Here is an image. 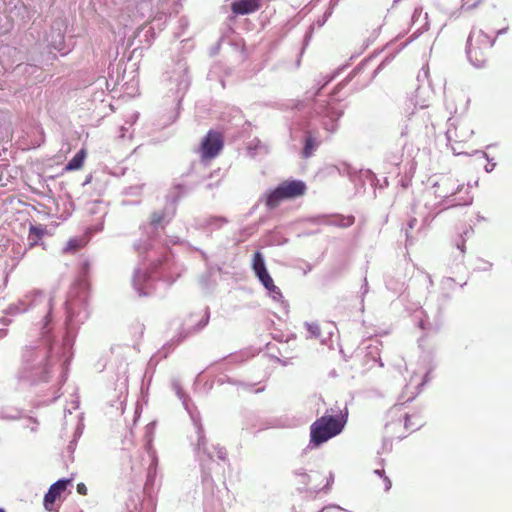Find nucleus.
I'll use <instances>...</instances> for the list:
<instances>
[{"label":"nucleus","mask_w":512,"mask_h":512,"mask_svg":"<svg viewBox=\"0 0 512 512\" xmlns=\"http://www.w3.org/2000/svg\"><path fill=\"white\" fill-rule=\"evenodd\" d=\"M373 474L375 476H378L379 479L381 480V483H380V488L383 490V491H388L391 486H392V483L390 481V479L385 475V471L383 469H376L374 470Z\"/></svg>","instance_id":"nucleus-14"},{"label":"nucleus","mask_w":512,"mask_h":512,"mask_svg":"<svg viewBox=\"0 0 512 512\" xmlns=\"http://www.w3.org/2000/svg\"><path fill=\"white\" fill-rule=\"evenodd\" d=\"M332 480L331 473L326 471H310V473L297 474V482L304 484L308 490L315 492L329 488Z\"/></svg>","instance_id":"nucleus-6"},{"label":"nucleus","mask_w":512,"mask_h":512,"mask_svg":"<svg viewBox=\"0 0 512 512\" xmlns=\"http://www.w3.org/2000/svg\"><path fill=\"white\" fill-rule=\"evenodd\" d=\"M348 418V409L345 406L343 410H339L338 414H329V410L316 419L310 426V443L315 447L322 445L328 440L339 435Z\"/></svg>","instance_id":"nucleus-1"},{"label":"nucleus","mask_w":512,"mask_h":512,"mask_svg":"<svg viewBox=\"0 0 512 512\" xmlns=\"http://www.w3.org/2000/svg\"><path fill=\"white\" fill-rule=\"evenodd\" d=\"M306 190V184L301 180L283 181L275 189L267 192L264 195L265 206L269 210L275 209L284 200L303 196Z\"/></svg>","instance_id":"nucleus-3"},{"label":"nucleus","mask_w":512,"mask_h":512,"mask_svg":"<svg viewBox=\"0 0 512 512\" xmlns=\"http://www.w3.org/2000/svg\"><path fill=\"white\" fill-rule=\"evenodd\" d=\"M474 131L467 121H456L447 130L450 142L458 145L468 144L473 139Z\"/></svg>","instance_id":"nucleus-7"},{"label":"nucleus","mask_w":512,"mask_h":512,"mask_svg":"<svg viewBox=\"0 0 512 512\" xmlns=\"http://www.w3.org/2000/svg\"><path fill=\"white\" fill-rule=\"evenodd\" d=\"M261 6L262 0H234L231 10L235 15H246L256 12Z\"/></svg>","instance_id":"nucleus-9"},{"label":"nucleus","mask_w":512,"mask_h":512,"mask_svg":"<svg viewBox=\"0 0 512 512\" xmlns=\"http://www.w3.org/2000/svg\"><path fill=\"white\" fill-rule=\"evenodd\" d=\"M29 232L30 247H33L43 237L45 229L42 226H31Z\"/></svg>","instance_id":"nucleus-13"},{"label":"nucleus","mask_w":512,"mask_h":512,"mask_svg":"<svg viewBox=\"0 0 512 512\" xmlns=\"http://www.w3.org/2000/svg\"><path fill=\"white\" fill-rule=\"evenodd\" d=\"M495 38L486 34L483 30H473L470 33L467 44V56L475 67H483L487 64Z\"/></svg>","instance_id":"nucleus-2"},{"label":"nucleus","mask_w":512,"mask_h":512,"mask_svg":"<svg viewBox=\"0 0 512 512\" xmlns=\"http://www.w3.org/2000/svg\"><path fill=\"white\" fill-rule=\"evenodd\" d=\"M223 147V134L216 130H209L200 143L198 153L202 161H210L220 154Z\"/></svg>","instance_id":"nucleus-4"},{"label":"nucleus","mask_w":512,"mask_h":512,"mask_svg":"<svg viewBox=\"0 0 512 512\" xmlns=\"http://www.w3.org/2000/svg\"><path fill=\"white\" fill-rule=\"evenodd\" d=\"M252 268L257 274L266 269L264 258L260 252H256L253 256Z\"/></svg>","instance_id":"nucleus-15"},{"label":"nucleus","mask_w":512,"mask_h":512,"mask_svg":"<svg viewBox=\"0 0 512 512\" xmlns=\"http://www.w3.org/2000/svg\"><path fill=\"white\" fill-rule=\"evenodd\" d=\"M314 146H315L314 139L312 137H308L305 141V146L303 149V155L305 158H308L311 156Z\"/></svg>","instance_id":"nucleus-17"},{"label":"nucleus","mask_w":512,"mask_h":512,"mask_svg":"<svg viewBox=\"0 0 512 512\" xmlns=\"http://www.w3.org/2000/svg\"><path fill=\"white\" fill-rule=\"evenodd\" d=\"M255 275L258 277L259 281L268 291H270L271 293L280 294L279 288L274 284V281L270 274L268 273L267 269L258 272Z\"/></svg>","instance_id":"nucleus-12"},{"label":"nucleus","mask_w":512,"mask_h":512,"mask_svg":"<svg viewBox=\"0 0 512 512\" xmlns=\"http://www.w3.org/2000/svg\"><path fill=\"white\" fill-rule=\"evenodd\" d=\"M81 248V243L77 239H71L68 241L66 247L64 248L65 252H74Z\"/></svg>","instance_id":"nucleus-18"},{"label":"nucleus","mask_w":512,"mask_h":512,"mask_svg":"<svg viewBox=\"0 0 512 512\" xmlns=\"http://www.w3.org/2000/svg\"><path fill=\"white\" fill-rule=\"evenodd\" d=\"M460 188V185L456 184L452 177H442L435 184V191L439 197L448 198L454 195Z\"/></svg>","instance_id":"nucleus-10"},{"label":"nucleus","mask_w":512,"mask_h":512,"mask_svg":"<svg viewBox=\"0 0 512 512\" xmlns=\"http://www.w3.org/2000/svg\"><path fill=\"white\" fill-rule=\"evenodd\" d=\"M166 219L165 211H155L150 216V224L154 227L162 224Z\"/></svg>","instance_id":"nucleus-16"},{"label":"nucleus","mask_w":512,"mask_h":512,"mask_svg":"<svg viewBox=\"0 0 512 512\" xmlns=\"http://www.w3.org/2000/svg\"><path fill=\"white\" fill-rule=\"evenodd\" d=\"M71 483V479H60L53 483L48 492L44 496V507L47 511H56L55 502L60 498L61 494L67 489Z\"/></svg>","instance_id":"nucleus-8"},{"label":"nucleus","mask_w":512,"mask_h":512,"mask_svg":"<svg viewBox=\"0 0 512 512\" xmlns=\"http://www.w3.org/2000/svg\"><path fill=\"white\" fill-rule=\"evenodd\" d=\"M87 156V152L85 148H82L80 151H78L74 157L67 163L65 166L66 171H74L79 170L83 167L85 158Z\"/></svg>","instance_id":"nucleus-11"},{"label":"nucleus","mask_w":512,"mask_h":512,"mask_svg":"<svg viewBox=\"0 0 512 512\" xmlns=\"http://www.w3.org/2000/svg\"><path fill=\"white\" fill-rule=\"evenodd\" d=\"M353 223H354V217H352V216L348 217L346 225L349 226V225H352Z\"/></svg>","instance_id":"nucleus-20"},{"label":"nucleus","mask_w":512,"mask_h":512,"mask_svg":"<svg viewBox=\"0 0 512 512\" xmlns=\"http://www.w3.org/2000/svg\"><path fill=\"white\" fill-rule=\"evenodd\" d=\"M87 487L84 483H78L77 484V492L80 494V495H87Z\"/></svg>","instance_id":"nucleus-19"},{"label":"nucleus","mask_w":512,"mask_h":512,"mask_svg":"<svg viewBox=\"0 0 512 512\" xmlns=\"http://www.w3.org/2000/svg\"><path fill=\"white\" fill-rule=\"evenodd\" d=\"M0 512H5L4 509L0 508Z\"/></svg>","instance_id":"nucleus-21"},{"label":"nucleus","mask_w":512,"mask_h":512,"mask_svg":"<svg viewBox=\"0 0 512 512\" xmlns=\"http://www.w3.org/2000/svg\"><path fill=\"white\" fill-rule=\"evenodd\" d=\"M388 416L391 422H404V429L406 432H414L418 430L422 424V417L415 411L412 413L406 411V407L403 404H396L388 412Z\"/></svg>","instance_id":"nucleus-5"}]
</instances>
